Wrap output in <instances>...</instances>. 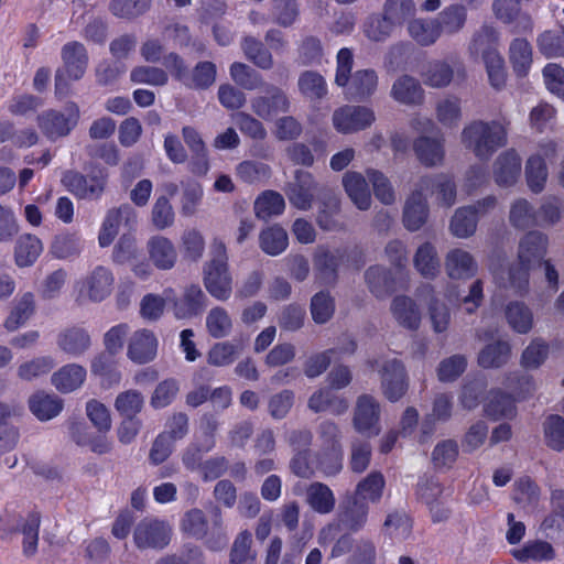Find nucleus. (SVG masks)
Here are the masks:
<instances>
[{
    "instance_id": "obj_9",
    "label": "nucleus",
    "mask_w": 564,
    "mask_h": 564,
    "mask_svg": "<svg viewBox=\"0 0 564 564\" xmlns=\"http://www.w3.org/2000/svg\"><path fill=\"white\" fill-rule=\"evenodd\" d=\"M261 95L251 99V110L263 120H271L291 110V99L281 87L265 83Z\"/></svg>"
},
{
    "instance_id": "obj_10",
    "label": "nucleus",
    "mask_w": 564,
    "mask_h": 564,
    "mask_svg": "<svg viewBox=\"0 0 564 564\" xmlns=\"http://www.w3.org/2000/svg\"><path fill=\"white\" fill-rule=\"evenodd\" d=\"M381 408L379 401L370 394L357 398L354 409L352 426L359 434L370 438L381 432Z\"/></svg>"
},
{
    "instance_id": "obj_43",
    "label": "nucleus",
    "mask_w": 564,
    "mask_h": 564,
    "mask_svg": "<svg viewBox=\"0 0 564 564\" xmlns=\"http://www.w3.org/2000/svg\"><path fill=\"white\" fill-rule=\"evenodd\" d=\"M297 87L305 98L321 100L327 95L325 78L316 70H305L300 74Z\"/></svg>"
},
{
    "instance_id": "obj_44",
    "label": "nucleus",
    "mask_w": 564,
    "mask_h": 564,
    "mask_svg": "<svg viewBox=\"0 0 564 564\" xmlns=\"http://www.w3.org/2000/svg\"><path fill=\"white\" fill-rule=\"evenodd\" d=\"M35 312L34 295L31 292L24 293L12 308L10 315L4 321V327L9 332H14L25 324Z\"/></svg>"
},
{
    "instance_id": "obj_49",
    "label": "nucleus",
    "mask_w": 564,
    "mask_h": 564,
    "mask_svg": "<svg viewBox=\"0 0 564 564\" xmlns=\"http://www.w3.org/2000/svg\"><path fill=\"white\" fill-rule=\"evenodd\" d=\"M510 357V345L498 340L487 345L478 355V364L482 368H499L507 364Z\"/></svg>"
},
{
    "instance_id": "obj_50",
    "label": "nucleus",
    "mask_w": 564,
    "mask_h": 564,
    "mask_svg": "<svg viewBox=\"0 0 564 564\" xmlns=\"http://www.w3.org/2000/svg\"><path fill=\"white\" fill-rule=\"evenodd\" d=\"M243 349L241 343L220 341L212 346L207 354V362L215 367H226L231 365L238 354Z\"/></svg>"
},
{
    "instance_id": "obj_2",
    "label": "nucleus",
    "mask_w": 564,
    "mask_h": 564,
    "mask_svg": "<svg viewBox=\"0 0 564 564\" xmlns=\"http://www.w3.org/2000/svg\"><path fill=\"white\" fill-rule=\"evenodd\" d=\"M507 141V127L498 120H474L462 131V142L480 160H489Z\"/></svg>"
},
{
    "instance_id": "obj_1",
    "label": "nucleus",
    "mask_w": 564,
    "mask_h": 564,
    "mask_svg": "<svg viewBox=\"0 0 564 564\" xmlns=\"http://www.w3.org/2000/svg\"><path fill=\"white\" fill-rule=\"evenodd\" d=\"M352 52L344 47L337 54L335 84L343 87L348 99L364 101L372 96L378 86V76L373 69H359L351 74Z\"/></svg>"
},
{
    "instance_id": "obj_53",
    "label": "nucleus",
    "mask_w": 564,
    "mask_h": 564,
    "mask_svg": "<svg viewBox=\"0 0 564 564\" xmlns=\"http://www.w3.org/2000/svg\"><path fill=\"white\" fill-rule=\"evenodd\" d=\"M510 224L518 229H527L539 225L536 212L524 198L514 200L509 213Z\"/></svg>"
},
{
    "instance_id": "obj_4",
    "label": "nucleus",
    "mask_w": 564,
    "mask_h": 564,
    "mask_svg": "<svg viewBox=\"0 0 564 564\" xmlns=\"http://www.w3.org/2000/svg\"><path fill=\"white\" fill-rule=\"evenodd\" d=\"M369 507L356 496L347 494L338 506L334 521L325 525L318 535L321 544L333 542L343 531L358 532L368 519Z\"/></svg>"
},
{
    "instance_id": "obj_34",
    "label": "nucleus",
    "mask_w": 564,
    "mask_h": 564,
    "mask_svg": "<svg viewBox=\"0 0 564 564\" xmlns=\"http://www.w3.org/2000/svg\"><path fill=\"white\" fill-rule=\"evenodd\" d=\"M391 96L394 100L404 105H420L424 99V91L414 77L400 76L392 85Z\"/></svg>"
},
{
    "instance_id": "obj_28",
    "label": "nucleus",
    "mask_w": 564,
    "mask_h": 564,
    "mask_svg": "<svg viewBox=\"0 0 564 564\" xmlns=\"http://www.w3.org/2000/svg\"><path fill=\"white\" fill-rule=\"evenodd\" d=\"M391 313L395 321L404 328L416 330L421 324V313L414 300L405 295H398L392 300Z\"/></svg>"
},
{
    "instance_id": "obj_11",
    "label": "nucleus",
    "mask_w": 564,
    "mask_h": 564,
    "mask_svg": "<svg viewBox=\"0 0 564 564\" xmlns=\"http://www.w3.org/2000/svg\"><path fill=\"white\" fill-rule=\"evenodd\" d=\"M321 189L311 172L296 170L293 178L285 184L284 193L292 206L308 210Z\"/></svg>"
},
{
    "instance_id": "obj_24",
    "label": "nucleus",
    "mask_w": 564,
    "mask_h": 564,
    "mask_svg": "<svg viewBox=\"0 0 564 564\" xmlns=\"http://www.w3.org/2000/svg\"><path fill=\"white\" fill-rule=\"evenodd\" d=\"M149 258L160 270H170L174 267L177 253L172 241L163 236H154L147 243Z\"/></svg>"
},
{
    "instance_id": "obj_6",
    "label": "nucleus",
    "mask_w": 564,
    "mask_h": 564,
    "mask_svg": "<svg viewBox=\"0 0 564 564\" xmlns=\"http://www.w3.org/2000/svg\"><path fill=\"white\" fill-rule=\"evenodd\" d=\"M108 172L99 165H91L87 174L75 170L63 173L62 184L78 199L98 200L106 191Z\"/></svg>"
},
{
    "instance_id": "obj_29",
    "label": "nucleus",
    "mask_w": 564,
    "mask_h": 564,
    "mask_svg": "<svg viewBox=\"0 0 564 564\" xmlns=\"http://www.w3.org/2000/svg\"><path fill=\"white\" fill-rule=\"evenodd\" d=\"M29 409L40 421H48L63 410V400L44 391H37L29 398Z\"/></svg>"
},
{
    "instance_id": "obj_61",
    "label": "nucleus",
    "mask_w": 564,
    "mask_h": 564,
    "mask_svg": "<svg viewBox=\"0 0 564 564\" xmlns=\"http://www.w3.org/2000/svg\"><path fill=\"white\" fill-rule=\"evenodd\" d=\"M477 224L478 221L476 216L471 214V209L464 206L453 215L449 229L455 237L468 238L475 234Z\"/></svg>"
},
{
    "instance_id": "obj_27",
    "label": "nucleus",
    "mask_w": 564,
    "mask_h": 564,
    "mask_svg": "<svg viewBox=\"0 0 564 564\" xmlns=\"http://www.w3.org/2000/svg\"><path fill=\"white\" fill-rule=\"evenodd\" d=\"M441 35L459 33L467 22V8L462 3L445 7L435 18Z\"/></svg>"
},
{
    "instance_id": "obj_3",
    "label": "nucleus",
    "mask_w": 564,
    "mask_h": 564,
    "mask_svg": "<svg viewBox=\"0 0 564 564\" xmlns=\"http://www.w3.org/2000/svg\"><path fill=\"white\" fill-rule=\"evenodd\" d=\"M210 257L203 267L204 285L213 297L227 301L232 293V278L228 268L227 248L223 240H213Z\"/></svg>"
},
{
    "instance_id": "obj_14",
    "label": "nucleus",
    "mask_w": 564,
    "mask_h": 564,
    "mask_svg": "<svg viewBox=\"0 0 564 564\" xmlns=\"http://www.w3.org/2000/svg\"><path fill=\"white\" fill-rule=\"evenodd\" d=\"M93 346V338L87 328L82 325H68L56 335V347L70 358L86 355Z\"/></svg>"
},
{
    "instance_id": "obj_18",
    "label": "nucleus",
    "mask_w": 564,
    "mask_h": 564,
    "mask_svg": "<svg viewBox=\"0 0 564 564\" xmlns=\"http://www.w3.org/2000/svg\"><path fill=\"white\" fill-rule=\"evenodd\" d=\"M521 173V159L513 150L502 152L495 161V182L501 187H509L517 183Z\"/></svg>"
},
{
    "instance_id": "obj_8",
    "label": "nucleus",
    "mask_w": 564,
    "mask_h": 564,
    "mask_svg": "<svg viewBox=\"0 0 564 564\" xmlns=\"http://www.w3.org/2000/svg\"><path fill=\"white\" fill-rule=\"evenodd\" d=\"M173 529L169 521L147 517L135 524L132 538L139 551H161L170 544Z\"/></svg>"
},
{
    "instance_id": "obj_42",
    "label": "nucleus",
    "mask_w": 564,
    "mask_h": 564,
    "mask_svg": "<svg viewBox=\"0 0 564 564\" xmlns=\"http://www.w3.org/2000/svg\"><path fill=\"white\" fill-rule=\"evenodd\" d=\"M241 50L245 56L253 65L261 69H271L273 67V56L264 44L253 36H246L241 42Z\"/></svg>"
},
{
    "instance_id": "obj_51",
    "label": "nucleus",
    "mask_w": 564,
    "mask_h": 564,
    "mask_svg": "<svg viewBox=\"0 0 564 564\" xmlns=\"http://www.w3.org/2000/svg\"><path fill=\"white\" fill-rule=\"evenodd\" d=\"M252 535L241 531L235 539L229 553V564H256L257 553L251 550Z\"/></svg>"
},
{
    "instance_id": "obj_64",
    "label": "nucleus",
    "mask_w": 564,
    "mask_h": 564,
    "mask_svg": "<svg viewBox=\"0 0 564 564\" xmlns=\"http://www.w3.org/2000/svg\"><path fill=\"white\" fill-rule=\"evenodd\" d=\"M512 555L520 562H527L529 560H552L555 553L550 543L545 541H533L525 543L521 549L513 550Z\"/></svg>"
},
{
    "instance_id": "obj_16",
    "label": "nucleus",
    "mask_w": 564,
    "mask_h": 564,
    "mask_svg": "<svg viewBox=\"0 0 564 564\" xmlns=\"http://www.w3.org/2000/svg\"><path fill=\"white\" fill-rule=\"evenodd\" d=\"M549 239L541 231L527 232L519 241L518 260L525 265H542L546 254Z\"/></svg>"
},
{
    "instance_id": "obj_56",
    "label": "nucleus",
    "mask_w": 564,
    "mask_h": 564,
    "mask_svg": "<svg viewBox=\"0 0 564 564\" xmlns=\"http://www.w3.org/2000/svg\"><path fill=\"white\" fill-rule=\"evenodd\" d=\"M382 11L394 26H401L415 15L416 6L413 0H387Z\"/></svg>"
},
{
    "instance_id": "obj_5",
    "label": "nucleus",
    "mask_w": 564,
    "mask_h": 564,
    "mask_svg": "<svg viewBox=\"0 0 564 564\" xmlns=\"http://www.w3.org/2000/svg\"><path fill=\"white\" fill-rule=\"evenodd\" d=\"M61 58L63 65L55 73V94L65 97L69 93L70 82L79 80L85 75L89 56L83 43L72 41L63 45Z\"/></svg>"
},
{
    "instance_id": "obj_7",
    "label": "nucleus",
    "mask_w": 564,
    "mask_h": 564,
    "mask_svg": "<svg viewBox=\"0 0 564 564\" xmlns=\"http://www.w3.org/2000/svg\"><path fill=\"white\" fill-rule=\"evenodd\" d=\"M80 111L78 106L70 101L63 110L48 109L41 112L37 126L41 132L51 141L67 137L78 124Z\"/></svg>"
},
{
    "instance_id": "obj_30",
    "label": "nucleus",
    "mask_w": 564,
    "mask_h": 564,
    "mask_svg": "<svg viewBox=\"0 0 564 564\" xmlns=\"http://www.w3.org/2000/svg\"><path fill=\"white\" fill-rule=\"evenodd\" d=\"M344 188L360 210H367L371 206V194L366 178L358 172H347L343 176Z\"/></svg>"
},
{
    "instance_id": "obj_39",
    "label": "nucleus",
    "mask_w": 564,
    "mask_h": 564,
    "mask_svg": "<svg viewBox=\"0 0 564 564\" xmlns=\"http://www.w3.org/2000/svg\"><path fill=\"white\" fill-rule=\"evenodd\" d=\"M43 250L41 240L31 234L22 235L15 242L14 260L18 267L32 265Z\"/></svg>"
},
{
    "instance_id": "obj_63",
    "label": "nucleus",
    "mask_w": 564,
    "mask_h": 564,
    "mask_svg": "<svg viewBox=\"0 0 564 564\" xmlns=\"http://www.w3.org/2000/svg\"><path fill=\"white\" fill-rule=\"evenodd\" d=\"M213 525L207 530V535L203 539L205 545L212 551H220L228 543V535L224 528L221 510L218 506L212 508Z\"/></svg>"
},
{
    "instance_id": "obj_21",
    "label": "nucleus",
    "mask_w": 564,
    "mask_h": 564,
    "mask_svg": "<svg viewBox=\"0 0 564 564\" xmlns=\"http://www.w3.org/2000/svg\"><path fill=\"white\" fill-rule=\"evenodd\" d=\"M445 270L451 279L466 280L476 275L478 267L468 251L457 248L446 254Z\"/></svg>"
},
{
    "instance_id": "obj_32",
    "label": "nucleus",
    "mask_w": 564,
    "mask_h": 564,
    "mask_svg": "<svg viewBox=\"0 0 564 564\" xmlns=\"http://www.w3.org/2000/svg\"><path fill=\"white\" fill-rule=\"evenodd\" d=\"M305 501L319 514H328L335 509L336 499L332 489L324 482L314 481L305 491Z\"/></svg>"
},
{
    "instance_id": "obj_46",
    "label": "nucleus",
    "mask_w": 564,
    "mask_h": 564,
    "mask_svg": "<svg viewBox=\"0 0 564 564\" xmlns=\"http://www.w3.org/2000/svg\"><path fill=\"white\" fill-rule=\"evenodd\" d=\"M506 318L509 326L519 334H527L533 325V315L522 302H511L506 307Z\"/></svg>"
},
{
    "instance_id": "obj_13",
    "label": "nucleus",
    "mask_w": 564,
    "mask_h": 564,
    "mask_svg": "<svg viewBox=\"0 0 564 564\" xmlns=\"http://www.w3.org/2000/svg\"><path fill=\"white\" fill-rule=\"evenodd\" d=\"M381 390L390 402L399 401L406 392L409 383L403 364L393 358L383 361L379 369Z\"/></svg>"
},
{
    "instance_id": "obj_15",
    "label": "nucleus",
    "mask_w": 564,
    "mask_h": 564,
    "mask_svg": "<svg viewBox=\"0 0 564 564\" xmlns=\"http://www.w3.org/2000/svg\"><path fill=\"white\" fill-rule=\"evenodd\" d=\"M334 128L340 133H352L365 130L375 121V113L362 106H344L333 113Z\"/></svg>"
},
{
    "instance_id": "obj_59",
    "label": "nucleus",
    "mask_w": 564,
    "mask_h": 564,
    "mask_svg": "<svg viewBox=\"0 0 564 564\" xmlns=\"http://www.w3.org/2000/svg\"><path fill=\"white\" fill-rule=\"evenodd\" d=\"M143 406L144 397L134 389L120 392L115 400V409L121 416L137 417Z\"/></svg>"
},
{
    "instance_id": "obj_58",
    "label": "nucleus",
    "mask_w": 564,
    "mask_h": 564,
    "mask_svg": "<svg viewBox=\"0 0 564 564\" xmlns=\"http://www.w3.org/2000/svg\"><path fill=\"white\" fill-rule=\"evenodd\" d=\"M394 28L383 11L381 14L369 15L364 23L366 36L373 42H383L389 39Z\"/></svg>"
},
{
    "instance_id": "obj_19",
    "label": "nucleus",
    "mask_w": 564,
    "mask_h": 564,
    "mask_svg": "<svg viewBox=\"0 0 564 564\" xmlns=\"http://www.w3.org/2000/svg\"><path fill=\"white\" fill-rule=\"evenodd\" d=\"M417 185L408 197L403 208V224L410 231L419 230L427 220L429 207L426 198Z\"/></svg>"
},
{
    "instance_id": "obj_25",
    "label": "nucleus",
    "mask_w": 564,
    "mask_h": 564,
    "mask_svg": "<svg viewBox=\"0 0 564 564\" xmlns=\"http://www.w3.org/2000/svg\"><path fill=\"white\" fill-rule=\"evenodd\" d=\"M417 186L422 191L437 194V199L445 206H452L456 199V184L446 174L427 175L420 178Z\"/></svg>"
},
{
    "instance_id": "obj_20",
    "label": "nucleus",
    "mask_w": 564,
    "mask_h": 564,
    "mask_svg": "<svg viewBox=\"0 0 564 564\" xmlns=\"http://www.w3.org/2000/svg\"><path fill=\"white\" fill-rule=\"evenodd\" d=\"M158 340L154 334L148 329L135 332L128 345V357L139 364H147L156 356Z\"/></svg>"
},
{
    "instance_id": "obj_40",
    "label": "nucleus",
    "mask_w": 564,
    "mask_h": 564,
    "mask_svg": "<svg viewBox=\"0 0 564 564\" xmlns=\"http://www.w3.org/2000/svg\"><path fill=\"white\" fill-rule=\"evenodd\" d=\"M536 46L546 58H564V28L546 30L539 34Z\"/></svg>"
},
{
    "instance_id": "obj_26",
    "label": "nucleus",
    "mask_w": 564,
    "mask_h": 564,
    "mask_svg": "<svg viewBox=\"0 0 564 564\" xmlns=\"http://www.w3.org/2000/svg\"><path fill=\"white\" fill-rule=\"evenodd\" d=\"M346 258V249L321 250L315 256L314 265L325 283H334L337 280V270Z\"/></svg>"
},
{
    "instance_id": "obj_45",
    "label": "nucleus",
    "mask_w": 564,
    "mask_h": 564,
    "mask_svg": "<svg viewBox=\"0 0 564 564\" xmlns=\"http://www.w3.org/2000/svg\"><path fill=\"white\" fill-rule=\"evenodd\" d=\"M253 208L258 218L267 220L284 212V197L275 191H265L256 199Z\"/></svg>"
},
{
    "instance_id": "obj_55",
    "label": "nucleus",
    "mask_w": 564,
    "mask_h": 564,
    "mask_svg": "<svg viewBox=\"0 0 564 564\" xmlns=\"http://www.w3.org/2000/svg\"><path fill=\"white\" fill-rule=\"evenodd\" d=\"M484 410L486 415L495 421L511 417L514 412L513 399L508 393L492 391Z\"/></svg>"
},
{
    "instance_id": "obj_54",
    "label": "nucleus",
    "mask_w": 564,
    "mask_h": 564,
    "mask_svg": "<svg viewBox=\"0 0 564 564\" xmlns=\"http://www.w3.org/2000/svg\"><path fill=\"white\" fill-rule=\"evenodd\" d=\"M232 80L243 89L256 90L265 84L262 75L245 63L235 62L230 66Z\"/></svg>"
},
{
    "instance_id": "obj_60",
    "label": "nucleus",
    "mask_w": 564,
    "mask_h": 564,
    "mask_svg": "<svg viewBox=\"0 0 564 564\" xmlns=\"http://www.w3.org/2000/svg\"><path fill=\"white\" fill-rule=\"evenodd\" d=\"M544 442L555 452L564 451V419L560 415H549L543 422Z\"/></svg>"
},
{
    "instance_id": "obj_41",
    "label": "nucleus",
    "mask_w": 564,
    "mask_h": 564,
    "mask_svg": "<svg viewBox=\"0 0 564 564\" xmlns=\"http://www.w3.org/2000/svg\"><path fill=\"white\" fill-rule=\"evenodd\" d=\"M343 446L319 447L315 453L316 469L326 477L335 476L343 469Z\"/></svg>"
},
{
    "instance_id": "obj_52",
    "label": "nucleus",
    "mask_w": 564,
    "mask_h": 564,
    "mask_svg": "<svg viewBox=\"0 0 564 564\" xmlns=\"http://www.w3.org/2000/svg\"><path fill=\"white\" fill-rule=\"evenodd\" d=\"M310 311L316 324H326L335 314V299L328 291H319L312 296Z\"/></svg>"
},
{
    "instance_id": "obj_23",
    "label": "nucleus",
    "mask_w": 564,
    "mask_h": 564,
    "mask_svg": "<svg viewBox=\"0 0 564 564\" xmlns=\"http://www.w3.org/2000/svg\"><path fill=\"white\" fill-rule=\"evenodd\" d=\"M364 278L369 291L377 299H384L395 291V279L386 267L371 265L365 271Z\"/></svg>"
},
{
    "instance_id": "obj_22",
    "label": "nucleus",
    "mask_w": 564,
    "mask_h": 564,
    "mask_svg": "<svg viewBox=\"0 0 564 564\" xmlns=\"http://www.w3.org/2000/svg\"><path fill=\"white\" fill-rule=\"evenodd\" d=\"M113 281V274L109 268L97 265L84 280L89 300L93 302L104 301L110 295Z\"/></svg>"
},
{
    "instance_id": "obj_36",
    "label": "nucleus",
    "mask_w": 564,
    "mask_h": 564,
    "mask_svg": "<svg viewBox=\"0 0 564 564\" xmlns=\"http://www.w3.org/2000/svg\"><path fill=\"white\" fill-rule=\"evenodd\" d=\"M409 36L421 46H431L441 37L435 19L416 18L408 22Z\"/></svg>"
},
{
    "instance_id": "obj_48",
    "label": "nucleus",
    "mask_w": 564,
    "mask_h": 564,
    "mask_svg": "<svg viewBox=\"0 0 564 564\" xmlns=\"http://www.w3.org/2000/svg\"><path fill=\"white\" fill-rule=\"evenodd\" d=\"M259 242L263 252L270 256H278L289 245L288 234L282 227L275 225L260 232Z\"/></svg>"
},
{
    "instance_id": "obj_62",
    "label": "nucleus",
    "mask_w": 564,
    "mask_h": 564,
    "mask_svg": "<svg viewBox=\"0 0 564 564\" xmlns=\"http://www.w3.org/2000/svg\"><path fill=\"white\" fill-rule=\"evenodd\" d=\"M525 178L529 188L533 193L543 191L547 178V167L540 155H532L528 159L525 164Z\"/></svg>"
},
{
    "instance_id": "obj_35",
    "label": "nucleus",
    "mask_w": 564,
    "mask_h": 564,
    "mask_svg": "<svg viewBox=\"0 0 564 564\" xmlns=\"http://www.w3.org/2000/svg\"><path fill=\"white\" fill-rule=\"evenodd\" d=\"M413 149L419 161L429 167L441 164L444 159L443 142L440 138L422 135L414 141Z\"/></svg>"
},
{
    "instance_id": "obj_47",
    "label": "nucleus",
    "mask_w": 564,
    "mask_h": 564,
    "mask_svg": "<svg viewBox=\"0 0 564 564\" xmlns=\"http://www.w3.org/2000/svg\"><path fill=\"white\" fill-rule=\"evenodd\" d=\"M83 249L80 237L75 232H62L55 236L51 245V252L58 259L78 257Z\"/></svg>"
},
{
    "instance_id": "obj_38",
    "label": "nucleus",
    "mask_w": 564,
    "mask_h": 564,
    "mask_svg": "<svg viewBox=\"0 0 564 564\" xmlns=\"http://www.w3.org/2000/svg\"><path fill=\"white\" fill-rule=\"evenodd\" d=\"M509 59L517 76H527L533 62L531 44L521 37L512 40L509 46Z\"/></svg>"
},
{
    "instance_id": "obj_17",
    "label": "nucleus",
    "mask_w": 564,
    "mask_h": 564,
    "mask_svg": "<svg viewBox=\"0 0 564 564\" xmlns=\"http://www.w3.org/2000/svg\"><path fill=\"white\" fill-rule=\"evenodd\" d=\"M207 306V296L199 285L192 284L185 288L182 297L173 301V313L176 318H192L202 314Z\"/></svg>"
},
{
    "instance_id": "obj_57",
    "label": "nucleus",
    "mask_w": 564,
    "mask_h": 564,
    "mask_svg": "<svg viewBox=\"0 0 564 564\" xmlns=\"http://www.w3.org/2000/svg\"><path fill=\"white\" fill-rule=\"evenodd\" d=\"M384 488V478L380 471H372L366 478L360 480L356 487L355 494L361 501L370 500L372 502L379 501Z\"/></svg>"
},
{
    "instance_id": "obj_37",
    "label": "nucleus",
    "mask_w": 564,
    "mask_h": 564,
    "mask_svg": "<svg viewBox=\"0 0 564 564\" xmlns=\"http://www.w3.org/2000/svg\"><path fill=\"white\" fill-rule=\"evenodd\" d=\"M413 263L417 272L425 279H434L440 273V258L436 248L430 242L417 248Z\"/></svg>"
},
{
    "instance_id": "obj_31",
    "label": "nucleus",
    "mask_w": 564,
    "mask_h": 564,
    "mask_svg": "<svg viewBox=\"0 0 564 564\" xmlns=\"http://www.w3.org/2000/svg\"><path fill=\"white\" fill-rule=\"evenodd\" d=\"M307 405L315 413L329 411L334 415H341L349 408L348 401L335 394L332 388L314 392L308 399Z\"/></svg>"
},
{
    "instance_id": "obj_33",
    "label": "nucleus",
    "mask_w": 564,
    "mask_h": 564,
    "mask_svg": "<svg viewBox=\"0 0 564 564\" xmlns=\"http://www.w3.org/2000/svg\"><path fill=\"white\" fill-rule=\"evenodd\" d=\"M86 375V369L83 366L67 364L52 375L51 381L59 392L68 393L82 387Z\"/></svg>"
},
{
    "instance_id": "obj_12",
    "label": "nucleus",
    "mask_w": 564,
    "mask_h": 564,
    "mask_svg": "<svg viewBox=\"0 0 564 564\" xmlns=\"http://www.w3.org/2000/svg\"><path fill=\"white\" fill-rule=\"evenodd\" d=\"M41 519V512L33 509L25 516L19 514L13 523L4 529L7 535H22V553L26 557H33L37 552Z\"/></svg>"
}]
</instances>
